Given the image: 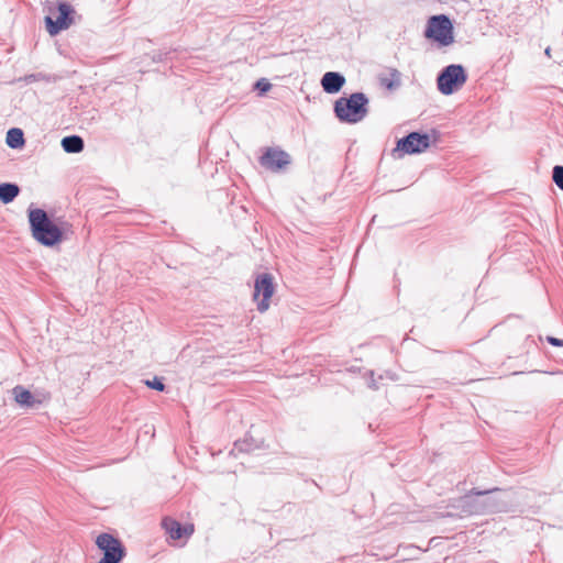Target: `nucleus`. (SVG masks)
Instances as JSON below:
<instances>
[{
  "label": "nucleus",
  "mask_w": 563,
  "mask_h": 563,
  "mask_svg": "<svg viewBox=\"0 0 563 563\" xmlns=\"http://www.w3.org/2000/svg\"><path fill=\"white\" fill-rule=\"evenodd\" d=\"M20 194V187L12 183L0 184V201L4 205L12 202Z\"/></svg>",
  "instance_id": "14"
},
{
  "label": "nucleus",
  "mask_w": 563,
  "mask_h": 563,
  "mask_svg": "<svg viewBox=\"0 0 563 563\" xmlns=\"http://www.w3.org/2000/svg\"><path fill=\"white\" fill-rule=\"evenodd\" d=\"M334 113L340 122L355 124L368 113V98L363 92L341 97L334 102Z\"/></svg>",
  "instance_id": "2"
},
{
  "label": "nucleus",
  "mask_w": 563,
  "mask_h": 563,
  "mask_svg": "<svg viewBox=\"0 0 563 563\" xmlns=\"http://www.w3.org/2000/svg\"><path fill=\"white\" fill-rule=\"evenodd\" d=\"M467 80V74L462 65L451 64L444 67L437 78L438 89L449 96L459 90Z\"/></svg>",
  "instance_id": "5"
},
{
  "label": "nucleus",
  "mask_w": 563,
  "mask_h": 563,
  "mask_svg": "<svg viewBox=\"0 0 563 563\" xmlns=\"http://www.w3.org/2000/svg\"><path fill=\"white\" fill-rule=\"evenodd\" d=\"M275 291L274 278L269 273L257 275L254 283L253 298L257 301V310L265 312L269 308V300Z\"/></svg>",
  "instance_id": "8"
},
{
  "label": "nucleus",
  "mask_w": 563,
  "mask_h": 563,
  "mask_svg": "<svg viewBox=\"0 0 563 563\" xmlns=\"http://www.w3.org/2000/svg\"><path fill=\"white\" fill-rule=\"evenodd\" d=\"M383 85L385 87H387L388 89H393L394 88V82L391 80H383Z\"/></svg>",
  "instance_id": "23"
},
{
  "label": "nucleus",
  "mask_w": 563,
  "mask_h": 563,
  "mask_svg": "<svg viewBox=\"0 0 563 563\" xmlns=\"http://www.w3.org/2000/svg\"><path fill=\"white\" fill-rule=\"evenodd\" d=\"M258 161L261 166L271 172L282 170L291 163L290 155L276 147H267Z\"/></svg>",
  "instance_id": "9"
},
{
  "label": "nucleus",
  "mask_w": 563,
  "mask_h": 563,
  "mask_svg": "<svg viewBox=\"0 0 563 563\" xmlns=\"http://www.w3.org/2000/svg\"><path fill=\"white\" fill-rule=\"evenodd\" d=\"M5 142L11 148H20L24 145V134L21 129L12 128L7 133Z\"/></svg>",
  "instance_id": "15"
},
{
  "label": "nucleus",
  "mask_w": 563,
  "mask_h": 563,
  "mask_svg": "<svg viewBox=\"0 0 563 563\" xmlns=\"http://www.w3.org/2000/svg\"><path fill=\"white\" fill-rule=\"evenodd\" d=\"M254 88L262 95L271 90L272 84L267 79L262 78L255 82Z\"/></svg>",
  "instance_id": "18"
},
{
  "label": "nucleus",
  "mask_w": 563,
  "mask_h": 563,
  "mask_svg": "<svg viewBox=\"0 0 563 563\" xmlns=\"http://www.w3.org/2000/svg\"><path fill=\"white\" fill-rule=\"evenodd\" d=\"M552 179L554 184L563 190V166L556 165L552 170Z\"/></svg>",
  "instance_id": "17"
},
{
  "label": "nucleus",
  "mask_w": 563,
  "mask_h": 563,
  "mask_svg": "<svg viewBox=\"0 0 563 563\" xmlns=\"http://www.w3.org/2000/svg\"><path fill=\"white\" fill-rule=\"evenodd\" d=\"M438 140V132L432 130V134L421 132H410L406 136L397 141L396 147L394 148V155L397 153L398 157L402 154H419L428 150L433 142Z\"/></svg>",
  "instance_id": "3"
},
{
  "label": "nucleus",
  "mask_w": 563,
  "mask_h": 563,
  "mask_svg": "<svg viewBox=\"0 0 563 563\" xmlns=\"http://www.w3.org/2000/svg\"><path fill=\"white\" fill-rule=\"evenodd\" d=\"M255 449L253 445V440L244 438L243 440H239L234 442V450L239 452H251Z\"/></svg>",
  "instance_id": "16"
},
{
  "label": "nucleus",
  "mask_w": 563,
  "mask_h": 563,
  "mask_svg": "<svg viewBox=\"0 0 563 563\" xmlns=\"http://www.w3.org/2000/svg\"><path fill=\"white\" fill-rule=\"evenodd\" d=\"M12 394L15 401L22 407L32 408L37 402L33 394L21 385L15 386L12 389Z\"/></svg>",
  "instance_id": "12"
},
{
  "label": "nucleus",
  "mask_w": 563,
  "mask_h": 563,
  "mask_svg": "<svg viewBox=\"0 0 563 563\" xmlns=\"http://www.w3.org/2000/svg\"><path fill=\"white\" fill-rule=\"evenodd\" d=\"M547 341L548 343H550L551 345L553 346H563V340L562 339H558L555 336H547Z\"/></svg>",
  "instance_id": "21"
},
{
  "label": "nucleus",
  "mask_w": 563,
  "mask_h": 563,
  "mask_svg": "<svg viewBox=\"0 0 563 563\" xmlns=\"http://www.w3.org/2000/svg\"><path fill=\"white\" fill-rule=\"evenodd\" d=\"M162 527L164 528L165 532L173 539V540H179L185 534H191L194 531L192 526L185 527L181 526L177 520L173 518H164L162 521Z\"/></svg>",
  "instance_id": "11"
},
{
  "label": "nucleus",
  "mask_w": 563,
  "mask_h": 563,
  "mask_svg": "<svg viewBox=\"0 0 563 563\" xmlns=\"http://www.w3.org/2000/svg\"><path fill=\"white\" fill-rule=\"evenodd\" d=\"M29 223L32 236L44 246H54L62 242L63 231L43 209H29Z\"/></svg>",
  "instance_id": "1"
},
{
  "label": "nucleus",
  "mask_w": 563,
  "mask_h": 563,
  "mask_svg": "<svg viewBox=\"0 0 563 563\" xmlns=\"http://www.w3.org/2000/svg\"><path fill=\"white\" fill-rule=\"evenodd\" d=\"M424 36L443 46L453 43V25L449 16L444 14L433 15L429 19Z\"/></svg>",
  "instance_id": "6"
},
{
  "label": "nucleus",
  "mask_w": 563,
  "mask_h": 563,
  "mask_svg": "<svg viewBox=\"0 0 563 563\" xmlns=\"http://www.w3.org/2000/svg\"><path fill=\"white\" fill-rule=\"evenodd\" d=\"M544 54L548 56V57H551V47H547L545 51H544Z\"/></svg>",
  "instance_id": "25"
},
{
  "label": "nucleus",
  "mask_w": 563,
  "mask_h": 563,
  "mask_svg": "<svg viewBox=\"0 0 563 563\" xmlns=\"http://www.w3.org/2000/svg\"><path fill=\"white\" fill-rule=\"evenodd\" d=\"M96 544L103 556L99 563H120L125 554V548L122 542L110 533L103 532L96 539Z\"/></svg>",
  "instance_id": "7"
},
{
  "label": "nucleus",
  "mask_w": 563,
  "mask_h": 563,
  "mask_svg": "<svg viewBox=\"0 0 563 563\" xmlns=\"http://www.w3.org/2000/svg\"><path fill=\"white\" fill-rule=\"evenodd\" d=\"M75 9L66 1H58L56 10L45 16V26L51 36L67 30L74 23Z\"/></svg>",
  "instance_id": "4"
},
{
  "label": "nucleus",
  "mask_w": 563,
  "mask_h": 563,
  "mask_svg": "<svg viewBox=\"0 0 563 563\" xmlns=\"http://www.w3.org/2000/svg\"><path fill=\"white\" fill-rule=\"evenodd\" d=\"M368 387L374 389V390L378 389V385H377L376 380L374 379V373L373 372H371V378H369V382H368Z\"/></svg>",
  "instance_id": "22"
},
{
  "label": "nucleus",
  "mask_w": 563,
  "mask_h": 563,
  "mask_svg": "<svg viewBox=\"0 0 563 563\" xmlns=\"http://www.w3.org/2000/svg\"><path fill=\"white\" fill-rule=\"evenodd\" d=\"M486 507H487V510H489V511H496V510H498V507H497V506H495V505H493V504H489V505H487Z\"/></svg>",
  "instance_id": "24"
},
{
  "label": "nucleus",
  "mask_w": 563,
  "mask_h": 563,
  "mask_svg": "<svg viewBox=\"0 0 563 563\" xmlns=\"http://www.w3.org/2000/svg\"><path fill=\"white\" fill-rule=\"evenodd\" d=\"M62 147L66 153L77 154L84 150L85 143L79 135H68L63 137Z\"/></svg>",
  "instance_id": "13"
},
{
  "label": "nucleus",
  "mask_w": 563,
  "mask_h": 563,
  "mask_svg": "<svg viewBox=\"0 0 563 563\" xmlns=\"http://www.w3.org/2000/svg\"><path fill=\"white\" fill-rule=\"evenodd\" d=\"M145 384L147 387H150L152 389H155L158 391L165 390V384L163 383L162 378L154 377L152 380H146Z\"/></svg>",
  "instance_id": "19"
},
{
  "label": "nucleus",
  "mask_w": 563,
  "mask_h": 563,
  "mask_svg": "<svg viewBox=\"0 0 563 563\" xmlns=\"http://www.w3.org/2000/svg\"><path fill=\"white\" fill-rule=\"evenodd\" d=\"M497 490H500L499 488H493V489H488V490H479L477 488H473L470 494L471 495H476V496H484V495H487L489 493H493V492H497Z\"/></svg>",
  "instance_id": "20"
},
{
  "label": "nucleus",
  "mask_w": 563,
  "mask_h": 563,
  "mask_svg": "<svg viewBox=\"0 0 563 563\" xmlns=\"http://www.w3.org/2000/svg\"><path fill=\"white\" fill-rule=\"evenodd\" d=\"M345 84V77L338 71H327L321 78V86L327 93H338Z\"/></svg>",
  "instance_id": "10"
}]
</instances>
